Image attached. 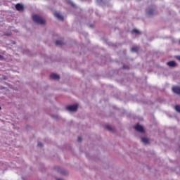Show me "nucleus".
I'll list each match as a JSON object with an SVG mask.
<instances>
[{"label": "nucleus", "instance_id": "22", "mask_svg": "<svg viewBox=\"0 0 180 180\" xmlns=\"http://www.w3.org/2000/svg\"><path fill=\"white\" fill-rule=\"evenodd\" d=\"M2 109V108L0 106V110Z\"/></svg>", "mask_w": 180, "mask_h": 180}, {"label": "nucleus", "instance_id": "13", "mask_svg": "<svg viewBox=\"0 0 180 180\" xmlns=\"http://www.w3.org/2000/svg\"><path fill=\"white\" fill-rule=\"evenodd\" d=\"M56 46H61V45H63V41H56Z\"/></svg>", "mask_w": 180, "mask_h": 180}, {"label": "nucleus", "instance_id": "2", "mask_svg": "<svg viewBox=\"0 0 180 180\" xmlns=\"http://www.w3.org/2000/svg\"><path fill=\"white\" fill-rule=\"evenodd\" d=\"M66 109L69 112H77V110H78V104H73L72 105H69L66 108Z\"/></svg>", "mask_w": 180, "mask_h": 180}, {"label": "nucleus", "instance_id": "18", "mask_svg": "<svg viewBox=\"0 0 180 180\" xmlns=\"http://www.w3.org/2000/svg\"><path fill=\"white\" fill-rule=\"evenodd\" d=\"M82 139L81 137H78V141H82Z\"/></svg>", "mask_w": 180, "mask_h": 180}, {"label": "nucleus", "instance_id": "1", "mask_svg": "<svg viewBox=\"0 0 180 180\" xmlns=\"http://www.w3.org/2000/svg\"><path fill=\"white\" fill-rule=\"evenodd\" d=\"M32 20H34V22L35 23H37L38 25H45L46 24V20H44V18H43V17H41L37 14H34L32 15Z\"/></svg>", "mask_w": 180, "mask_h": 180}, {"label": "nucleus", "instance_id": "19", "mask_svg": "<svg viewBox=\"0 0 180 180\" xmlns=\"http://www.w3.org/2000/svg\"><path fill=\"white\" fill-rule=\"evenodd\" d=\"M176 58H177L179 61H180V56H176Z\"/></svg>", "mask_w": 180, "mask_h": 180}, {"label": "nucleus", "instance_id": "9", "mask_svg": "<svg viewBox=\"0 0 180 180\" xmlns=\"http://www.w3.org/2000/svg\"><path fill=\"white\" fill-rule=\"evenodd\" d=\"M167 65H169V67H175V65H176V63H175V61H169L167 63Z\"/></svg>", "mask_w": 180, "mask_h": 180}, {"label": "nucleus", "instance_id": "16", "mask_svg": "<svg viewBox=\"0 0 180 180\" xmlns=\"http://www.w3.org/2000/svg\"><path fill=\"white\" fill-rule=\"evenodd\" d=\"M3 79H4V81H6V79H8V77H6V76H3Z\"/></svg>", "mask_w": 180, "mask_h": 180}, {"label": "nucleus", "instance_id": "17", "mask_svg": "<svg viewBox=\"0 0 180 180\" xmlns=\"http://www.w3.org/2000/svg\"><path fill=\"white\" fill-rule=\"evenodd\" d=\"M0 60H4V56L2 55H0Z\"/></svg>", "mask_w": 180, "mask_h": 180}, {"label": "nucleus", "instance_id": "6", "mask_svg": "<svg viewBox=\"0 0 180 180\" xmlns=\"http://www.w3.org/2000/svg\"><path fill=\"white\" fill-rule=\"evenodd\" d=\"M172 91H173V92H174V94H177V95H180V87L179 86H174L172 88Z\"/></svg>", "mask_w": 180, "mask_h": 180}, {"label": "nucleus", "instance_id": "3", "mask_svg": "<svg viewBox=\"0 0 180 180\" xmlns=\"http://www.w3.org/2000/svg\"><path fill=\"white\" fill-rule=\"evenodd\" d=\"M135 130H136V131H139L140 133H144V127H143V126L139 125V124H136L134 127Z\"/></svg>", "mask_w": 180, "mask_h": 180}, {"label": "nucleus", "instance_id": "15", "mask_svg": "<svg viewBox=\"0 0 180 180\" xmlns=\"http://www.w3.org/2000/svg\"><path fill=\"white\" fill-rule=\"evenodd\" d=\"M38 146L39 147H43V143H38Z\"/></svg>", "mask_w": 180, "mask_h": 180}, {"label": "nucleus", "instance_id": "10", "mask_svg": "<svg viewBox=\"0 0 180 180\" xmlns=\"http://www.w3.org/2000/svg\"><path fill=\"white\" fill-rule=\"evenodd\" d=\"M131 51L132 53H136V51H139V48L137 47H133L132 49H131Z\"/></svg>", "mask_w": 180, "mask_h": 180}, {"label": "nucleus", "instance_id": "4", "mask_svg": "<svg viewBox=\"0 0 180 180\" xmlns=\"http://www.w3.org/2000/svg\"><path fill=\"white\" fill-rule=\"evenodd\" d=\"M15 8L16 11H18L19 12H22V11H23V5L22 4H17L15 6Z\"/></svg>", "mask_w": 180, "mask_h": 180}, {"label": "nucleus", "instance_id": "11", "mask_svg": "<svg viewBox=\"0 0 180 180\" xmlns=\"http://www.w3.org/2000/svg\"><path fill=\"white\" fill-rule=\"evenodd\" d=\"M148 15H153V13H154V11L153 9H149L147 11Z\"/></svg>", "mask_w": 180, "mask_h": 180}, {"label": "nucleus", "instance_id": "7", "mask_svg": "<svg viewBox=\"0 0 180 180\" xmlns=\"http://www.w3.org/2000/svg\"><path fill=\"white\" fill-rule=\"evenodd\" d=\"M54 15L59 20H64V17L60 13H55Z\"/></svg>", "mask_w": 180, "mask_h": 180}, {"label": "nucleus", "instance_id": "12", "mask_svg": "<svg viewBox=\"0 0 180 180\" xmlns=\"http://www.w3.org/2000/svg\"><path fill=\"white\" fill-rule=\"evenodd\" d=\"M131 33H135L136 34H139V33H140V31H139L138 30L134 29L131 31Z\"/></svg>", "mask_w": 180, "mask_h": 180}, {"label": "nucleus", "instance_id": "21", "mask_svg": "<svg viewBox=\"0 0 180 180\" xmlns=\"http://www.w3.org/2000/svg\"><path fill=\"white\" fill-rule=\"evenodd\" d=\"M101 0H97V2H98V4H99V2H101Z\"/></svg>", "mask_w": 180, "mask_h": 180}, {"label": "nucleus", "instance_id": "20", "mask_svg": "<svg viewBox=\"0 0 180 180\" xmlns=\"http://www.w3.org/2000/svg\"><path fill=\"white\" fill-rule=\"evenodd\" d=\"M6 36H11V34H6Z\"/></svg>", "mask_w": 180, "mask_h": 180}, {"label": "nucleus", "instance_id": "5", "mask_svg": "<svg viewBox=\"0 0 180 180\" xmlns=\"http://www.w3.org/2000/svg\"><path fill=\"white\" fill-rule=\"evenodd\" d=\"M50 78L51 79H60V75H58V74H56V73H52L50 75Z\"/></svg>", "mask_w": 180, "mask_h": 180}, {"label": "nucleus", "instance_id": "8", "mask_svg": "<svg viewBox=\"0 0 180 180\" xmlns=\"http://www.w3.org/2000/svg\"><path fill=\"white\" fill-rule=\"evenodd\" d=\"M141 141H142V143H143L144 144H148V139L146 138V137H142L141 139Z\"/></svg>", "mask_w": 180, "mask_h": 180}, {"label": "nucleus", "instance_id": "14", "mask_svg": "<svg viewBox=\"0 0 180 180\" xmlns=\"http://www.w3.org/2000/svg\"><path fill=\"white\" fill-rule=\"evenodd\" d=\"M106 129H107V130H109V131H112V127H110V126H109V125H108V126L106 127Z\"/></svg>", "mask_w": 180, "mask_h": 180}]
</instances>
